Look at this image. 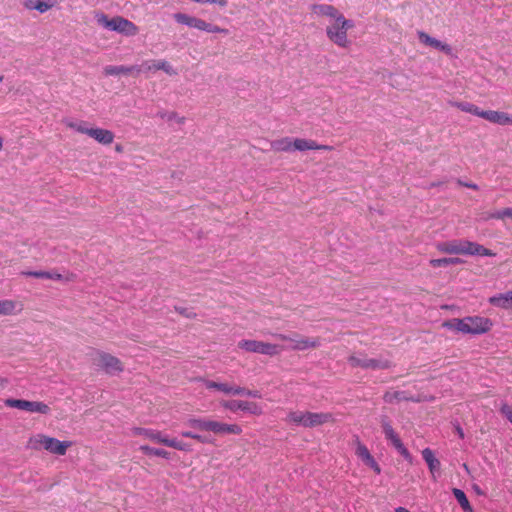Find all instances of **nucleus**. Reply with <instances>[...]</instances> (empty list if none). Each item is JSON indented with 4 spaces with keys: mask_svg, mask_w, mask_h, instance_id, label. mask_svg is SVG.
Masks as SVG:
<instances>
[{
    "mask_svg": "<svg viewBox=\"0 0 512 512\" xmlns=\"http://www.w3.org/2000/svg\"><path fill=\"white\" fill-rule=\"evenodd\" d=\"M275 337L281 341L290 342V348L292 350L303 351L307 349H314L320 346V339L318 337H305L296 332L290 335L276 334Z\"/></svg>",
    "mask_w": 512,
    "mask_h": 512,
    "instance_id": "nucleus-7",
    "label": "nucleus"
},
{
    "mask_svg": "<svg viewBox=\"0 0 512 512\" xmlns=\"http://www.w3.org/2000/svg\"><path fill=\"white\" fill-rule=\"evenodd\" d=\"M452 493L464 512H474L466 494L461 489L453 488Z\"/></svg>",
    "mask_w": 512,
    "mask_h": 512,
    "instance_id": "nucleus-31",
    "label": "nucleus"
},
{
    "mask_svg": "<svg viewBox=\"0 0 512 512\" xmlns=\"http://www.w3.org/2000/svg\"><path fill=\"white\" fill-rule=\"evenodd\" d=\"M167 118H168V120H176L179 124H183L185 122V118L180 117L175 112L170 113Z\"/></svg>",
    "mask_w": 512,
    "mask_h": 512,
    "instance_id": "nucleus-46",
    "label": "nucleus"
},
{
    "mask_svg": "<svg viewBox=\"0 0 512 512\" xmlns=\"http://www.w3.org/2000/svg\"><path fill=\"white\" fill-rule=\"evenodd\" d=\"M24 7L28 10H36L45 13L53 7L47 0H25Z\"/></svg>",
    "mask_w": 512,
    "mask_h": 512,
    "instance_id": "nucleus-27",
    "label": "nucleus"
},
{
    "mask_svg": "<svg viewBox=\"0 0 512 512\" xmlns=\"http://www.w3.org/2000/svg\"><path fill=\"white\" fill-rule=\"evenodd\" d=\"M356 451L355 454L363 461L365 465L370 467L376 474L381 473V468L371 455L368 448L360 441L358 437L355 438Z\"/></svg>",
    "mask_w": 512,
    "mask_h": 512,
    "instance_id": "nucleus-13",
    "label": "nucleus"
},
{
    "mask_svg": "<svg viewBox=\"0 0 512 512\" xmlns=\"http://www.w3.org/2000/svg\"><path fill=\"white\" fill-rule=\"evenodd\" d=\"M418 37L422 44H424L426 46L433 47L435 49H438V50L444 52L446 55L452 54V48L450 45L431 37L427 33L423 32V31H418Z\"/></svg>",
    "mask_w": 512,
    "mask_h": 512,
    "instance_id": "nucleus-19",
    "label": "nucleus"
},
{
    "mask_svg": "<svg viewBox=\"0 0 512 512\" xmlns=\"http://www.w3.org/2000/svg\"><path fill=\"white\" fill-rule=\"evenodd\" d=\"M293 150L296 151H307V150H325V151H331L333 150L332 146L324 145V144H318L316 141L311 139H304V138H295L293 139Z\"/></svg>",
    "mask_w": 512,
    "mask_h": 512,
    "instance_id": "nucleus-16",
    "label": "nucleus"
},
{
    "mask_svg": "<svg viewBox=\"0 0 512 512\" xmlns=\"http://www.w3.org/2000/svg\"><path fill=\"white\" fill-rule=\"evenodd\" d=\"M5 405L11 408H17L31 413L48 414L50 412V407L41 401L7 399L5 401Z\"/></svg>",
    "mask_w": 512,
    "mask_h": 512,
    "instance_id": "nucleus-12",
    "label": "nucleus"
},
{
    "mask_svg": "<svg viewBox=\"0 0 512 512\" xmlns=\"http://www.w3.org/2000/svg\"><path fill=\"white\" fill-rule=\"evenodd\" d=\"M23 309L22 304L11 299L0 300V315L10 316L21 312Z\"/></svg>",
    "mask_w": 512,
    "mask_h": 512,
    "instance_id": "nucleus-26",
    "label": "nucleus"
},
{
    "mask_svg": "<svg viewBox=\"0 0 512 512\" xmlns=\"http://www.w3.org/2000/svg\"><path fill=\"white\" fill-rule=\"evenodd\" d=\"M140 72H141V67L137 66V65H133V66L109 65L104 68V74L106 76L131 75V74H139Z\"/></svg>",
    "mask_w": 512,
    "mask_h": 512,
    "instance_id": "nucleus-20",
    "label": "nucleus"
},
{
    "mask_svg": "<svg viewBox=\"0 0 512 512\" xmlns=\"http://www.w3.org/2000/svg\"><path fill=\"white\" fill-rule=\"evenodd\" d=\"M187 425L200 431H209L210 419L191 418L187 421Z\"/></svg>",
    "mask_w": 512,
    "mask_h": 512,
    "instance_id": "nucleus-35",
    "label": "nucleus"
},
{
    "mask_svg": "<svg viewBox=\"0 0 512 512\" xmlns=\"http://www.w3.org/2000/svg\"><path fill=\"white\" fill-rule=\"evenodd\" d=\"M23 275L34 277V278H46V279H53V280H61L62 275L59 273H50L47 271H28L23 272Z\"/></svg>",
    "mask_w": 512,
    "mask_h": 512,
    "instance_id": "nucleus-34",
    "label": "nucleus"
},
{
    "mask_svg": "<svg viewBox=\"0 0 512 512\" xmlns=\"http://www.w3.org/2000/svg\"><path fill=\"white\" fill-rule=\"evenodd\" d=\"M502 215H504V219L505 218L512 219V208H504V209H502Z\"/></svg>",
    "mask_w": 512,
    "mask_h": 512,
    "instance_id": "nucleus-49",
    "label": "nucleus"
},
{
    "mask_svg": "<svg viewBox=\"0 0 512 512\" xmlns=\"http://www.w3.org/2000/svg\"><path fill=\"white\" fill-rule=\"evenodd\" d=\"M3 80V76H0V82Z\"/></svg>",
    "mask_w": 512,
    "mask_h": 512,
    "instance_id": "nucleus-54",
    "label": "nucleus"
},
{
    "mask_svg": "<svg viewBox=\"0 0 512 512\" xmlns=\"http://www.w3.org/2000/svg\"><path fill=\"white\" fill-rule=\"evenodd\" d=\"M430 265L434 268L437 267H445L449 265H459L463 263V260L458 257H450V258H440V259H431L429 261Z\"/></svg>",
    "mask_w": 512,
    "mask_h": 512,
    "instance_id": "nucleus-32",
    "label": "nucleus"
},
{
    "mask_svg": "<svg viewBox=\"0 0 512 512\" xmlns=\"http://www.w3.org/2000/svg\"><path fill=\"white\" fill-rule=\"evenodd\" d=\"M489 303L501 309H512V290L490 297Z\"/></svg>",
    "mask_w": 512,
    "mask_h": 512,
    "instance_id": "nucleus-24",
    "label": "nucleus"
},
{
    "mask_svg": "<svg viewBox=\"0 0 512 512\" xmlns=\"http://www.w3.org/2000/svg\"><path fill=\"white\" fill-rule=\"evenodd\" d=\"M437 250L446 254H460L470 256H489L494 257L496 253L484 246L466 239H455L451 241L438 243Z\"/></svg>",
    "mask_w": 512,
    "mask_h": 512,
    "instance_id": "nucleus-3",
    "label": "nucleus"
},
{
    "mask_svg": "<svg viewBox=\"0 0 512 512\" xmlns=\"http://www.w3.org/2000/svg\"><path fill=\"white\" fill-rule=\"evenodd\" d=\"M442 326L451 331L462 334L480 335L489 332L493 323L487 317L467 316L461 319L453 318L447 320L442 323Z\"/></svg>",
    "mask_w": 512,
    "mask_h": 512,
    "instance_id": "nucleus-2",
    "label": "nucleus"
},
{
    "mask_svg": "<svg viewBox=\"0 0 512 512\" xmlns=\"http://www.w3.org/2000/svg\"><path fill=\"white\" fill-rule=\"evenodd\" d=\"M131 435L132 436H141L144 439H148L153 443L157 444H165L167 435L163 432L155 429H147L142 427H133L131 429Z\"/></svg>",
    "mask_w": 512,
    "mask_h": 512,
    "instance_id": "nucleus-14",
    "label": "nucleus"
},
{
    "mask_svg": "<svg viewBox=\"0 0 512 512\" xmlns=\"http://www.w3.org/2000/svg\"><path fill=\"white\" fill-rule=\"evenodd\" d=\"M236 395H243V396H249L254 398H260V393L258 390H249L241 386H237V389L235 390Z\"/></svg>",
    "mask_w": 512,
    "mask_h": 512,
    "instance_id": "nucleus-38",
    "label": "nucleus"
},
{
    "mask_svg": "<svg viewBox=\"0 0 512 512\" xmlns=\"http://www.w3.org/2000/svg\"><path fill=\"white\" fill-rule=\"evenodd\" d=\"M271 149L275 152H291L293 151V139L283 137L271 142Z\"/></svg>",
    "mask_w": 512,
    "mask_h": 512,
    "instance_id": "nucleus-29",
    "label": "nucleus"
},
{
    "mask_svg": "<svg viewBox=\"0 0 512 512\" xmlns=\"http://www.w3.org/2000/svg\"><path fill=\"white\" fill-rule=\"evenodd\" d=\"M164 446H167V447H170V448H174L176 450L184 451V452H191L192 451V448H191L190 444L182 442V441H179L176 438H169L168 436L166 438Z\"/></svg>",
    "mask_w": 512,
    "mask_h": 512,
    "instance_id": "nucleus-33",
    "label": "nucleus"
},
{
    "mask_svg": "<svg viewBox=\"0 0 512 512\" xmlns=\"http://www.w3.org/2000/svg\"><path fill=\"white\" fill-rule=\"evenodd\" d=\"M115 150H116V152L121 153L123 151V148L121 145H116Z\"/></svg>",
    "mask_w": 512,
    "mask_h": 512,
    "instance_id": "nucleus-52",
    "label": "nucleus"
},
{
    "mask_svg": "<svg viewBox=\"0 0 512 512\" xmlns=\"http://www.w3.org/2000/svg\"><path fill=\"white\" fill-rule=\"evenodd\" d=\"M238 347L247 352L268 355L271 357L278 355L283 350V347L277 344L258 340H241L238 342Z\"/></svg>",
    "mask_w": 512,
    "mask_h": 512,
    "instance_id": "nucleus-6",
    "label": "nucleus"
},
{
    "mask_svg": "<svg viewBox=\"0 0 512 512\" xmlns=\"http://www.w3.org/2000/svg\"><path fill=\"white\" fill-rule=\"evenodd\" d=\"M481 118L498 125H512V116L506 112L496 110H483Z\"/></svg>",
    "mask_w": 512,
    "mask_h": 512,
    "instance_id": "nucleus-17",
    "label": "nucleus"
},
{
    "mask_svg": "<svg viewBox=\"0 0 512 512\" xmlns=\"http://www.w3.org/2000/svg\"><path fill=\"white\" fill-rule=\"evenodd\" d=\"M96 20L103 27L126 36H135L139 32V28L133 22L121 16L109 19L104 13H99L96 15Z\"/></svg>",
    "mask_w": 512,
    "mask_h": 512,
    "instance_id": "nucleus-5",
    "label": "nucleus"
},
{
    "mask_svg": "<svg viewBox=\"0 0 512 512\" xmlns=\"http://www.w3.org/2000/svg\"><path fill=\"white\" fill-rule=\"evenodd\" d=\"M153 456L161 457L164 459L170 458V452L162 448H155Z\"/></svg>",
    "mask_w": 512,
    "mask_h": 512,
    "instance_id": "nucleus-44",
    "label": "nucleus"
},
{
    "mask_svg": "<svg viewBox=\"0 0 512 512\" xmlns=\"http://www.w3.org/2000/svg\"><path fill=\"white\" fill-rule=\"evenodd\" d=\"M311 11L318 17L330 19V24L326 27V35L332 43L341 48L349 46L347 32L354 27L351 20L346 19L336 7L330 4H313Z\"/></svg>",
    "mask_w": 512,
    "mask_h": 512,
    "instance_id": "nucleus-1",
    "label": "nucleus"
},
{
    "mask_svg": "<svg viewBox=\"0 0 512 512\" xmlns=\"http://www.w3.org/2000/svg\"><path fill=\"white\" fill-rule=\"evenodd\" d=\"M174 19L179 24H183V25H187L189 27H192L195 17L194 16H190V15L185 14V13H175L174 14Z\"/></svg>",
    "mask_w": 512,
    "mask_h": 512,
    "instance_id": "nucleus-37",
    "label": "nucleus"
},
{
    "mask_svg": "<svg viewBox=\"0 0 512 512\" xmlns=\"http://www.w3.org/2000/svg\"><path fill=\"white\" fill-rule=\"evenodd\" d=\"M154 449L153 447H150L148 445H141L139 447V450L144 453L145 455H148V456H153L154 454Z\"/></svg>",
    "mask_w": 512,
    "mask_h": 512,
    "instance_id": "nucleus-45",
    "label": "nucleus"
},
{
    "mask_svg": "<svg viewBox=\"0 0 512 512\" xmlns=\"http://www.w3.org/2000/svg\"><path fill=\"white\" fill-rule=\"evenodd\" d=\"M67 127L77 131L78 133L90 135L91 127L87 126V123L85 121H79V122H72L69 121L66 123Z\"/></svg>",
    "mask_w": 512,
    "mask_h": 512,
    "instance_id": "nucleus-36",
    "label": "nucleus"
},
{
    "mask_svg": "<svg viewBox=\"0 0 512 512\" xmlns=\"http://www.w3.org/2000/svg\"><path fill=\"white\" fill-rule=\"evenodd\" d=\"M27 445L34 450L45 449L50 453L62 456L72 446V442L60 441L44 434H37L29 438Z\"/></svg>",
    "mask_w": 512,
    "mask_h": 512,
    "instance_id": "nucleus-4",
    "label": "nucleus"
},
{
    "mask_svg": "<svg viewBox=\"0 0 512 512\" xmlns=\"http://www.w3.org/2000/svg\"><path fill=\"white\" fill-rule=\"evenodd\" d=\"M208 428L210 432H213L216 435H240L242 433V428L238 424H228L215 420H210V426Z\"/></svg>",
    "mask_w": 512,
    "mask_h": 512,
    "instance_id": "nucleus-15",
    "label": "nucleus"
},
{
    "mask_svg": "<svg viewBox=\"0 0 512 512\" xmlns=\"http://www.w3.org/2000/svg\"><path fill=\"white\" fill-rule=\"evenodd\" d=\"M142 67H145L147 71H158L162 70L166 74L173 76L176 75L177 72L173 68V66L167 62L166 60H152V61H146L142 64Z\"/></svg>",
    "mask_w": 512,
    "mask_h": 512,
    "instance_id": "nucleus-21",
    "label": "nucleus"
},
{
    "mask_svg": "<svg viewBox=\"0 0 512 512\" xmlns=\"http://www.w3.org/2000/svg\"><path fill=\"white\" fill-rule=\"evenodd\" d=\"M500 412L509 420L512 424V406L507 403H502Z\"/></svg>",
    "mask_w": 512,
    "mask_h": 512,
    "instance_id": "nucleus-40",
    "label": "nucleus"
},
{
    "mask_svg": "<svg viewBox=\"0 0 512 512\" xmlns=\"http://www.w3.org/2000/svg\"><path fill=\"white\" fill-rule=\"evenodd\" d=\"M206 32H209V33H222V34H225V35H227L229 33L228 29L221 28V27H219L217 25H212L210 23H208V25H207Z\"/></svg>",
    "mask_w": 512,
    "mask_h": 512,
    "instance_id": "nucleus-41",
    "label": "nucleus"
},
{
    "mask_svg": "<svg viewBox=\"0 0 512 512\" xmlns=\"http://www.w3.org/2000/svg\"><path fill=\"white\" fill-rule=\"evenodd\" d=\"M487 219H497V220H504V215H502V210L496 211L492 214H490Z\"/></svg>",
    "mask_w": 512,
    "mask_h": 512,
    "instance_id": "nucleus-48",
    "label": "nucleus"
},
{
    "mask_svg": "<svg viewBox=\"0 0 512 512\" xmlns=\"http://www.w3.org/2000/svg\"><path fill=\"white\" fill-rule=\"evenodd\" d=\"M208 23L200 18L195 17L192 28H196L201 31H206Z\"/></svg>",
    "mask_w": 512,
    "mask_h": 512,
    "instance_id": "nucleus-42",
    "label": "nucleus"
},
{
    "mask_svg": "<svg viewBox=\"0 0 512 512\" xmlns=\"http://www.w3.org/2000/svg\"><path fill=\"white\" fill-rule=\"evenodd\" d=\"M348 362L352 367H361L363 369H388L391 367V363L388 360H378L368 358L366 355H351L348 358Z\"/></svg>",
    "mask_w": 512,
    "mask_h": 512,
    "instance_id": "nucleus-11",
    "label": "nucleus"
},
{
    "mask_svg": "<svg viewBox=\"0 0 512 512\" xmlns=\"http://www.w3.org/2000/svg\"><path fill=\"white\" fill-rule=\"evenodd\" d=\"M196 3L199 4H205V3H211V4H217L221 7H225L228 3L227 0H193Z\"/></svg>",
    "mask_w": 512,
    "mask_h": 512,
    "instance_id": "nucleus-43",
    "label": "nucleus"
},
{
    "mask_svg": "<svg viewBox=\"0 0 512 512\" xmlns=\"http://www.w3.org/2000/svg\"><path fill=\"white\" fill-rule=\"evenodd\" d=\"M308 411H289L285 421L291 424L303 426L306 428Z\"/></svg>",
    "mask_w": 512,
    "mask_h": 512,
    "instance_id": "nucleus-30",
    "label": "nucleus"
},
{
    "mask_svg": "<svg viewBox=\"0 0 512 512\" xmlns=\"http://www.w3.org/2000/svg\"><path fill=\"white\" fill-rule=\"evenodd\" d=\"M457 183L461 186H464V187H467V188H470V189H473V190H478L479 187L477 184L475 183H467V182H463L462 180L458 179L457 180Z\"/></svg>",
    "mask_w": 512,
    "mask_h": 512,
    "instance_id": "nucleus-47",
    "label": "nucleus"
},
{
    "mask_svg": "<svg viewBox=\"0 0 512 512\" xmlns=\"http://www.w3.org/2000/svg\"><path fill=\"white\" fill-rule=\"evenodd\" d=\"M89 137L102 145H110L114 141V133L108 129L91 127Z\"/></svg>",
    "mask_w": 512,
    "mask_h": 512,
    "instance_id": "nucleus-22",
    "label": "nucleus"
},
{
    "mask_svg": "<svg viewBox=\"0 0 512 512\" xmlns=\"http://www.w3.org/2000/svg\"><path fill=\"white\" fill-rule=\"evenodd\" d=\"M307 424L306 428H314L317 426L324 425L326 423H333L335 419L331 413L324 412H307Z\"/></svg>",
    "mask_w": 512,
    "mask_h": 512,
    "instance_id": "nucleus-18",
    "label": "nucleus"
},
{
    "mask_svg": "<svg viewBox=\"0 0 512 512\" xmlns=\"http://www.w3.org/2000/svg\"><path fill=\"white\" fill-rule=\"evenodd\" d=\"M224 409L236 412L238 410L248 412L249 414L260 416L264 413L263 407L257 402L243 400H223L220 402Z\"/></svg>",
    "mask_w": 512,
    "mask_h": 512,
    "instance_id": "nucleus-10",
    "label": "nucleus"
},
{
    "mask_svg": "<svg viewBox=\"0 0 512 512\" xmlns=\"http://www.w3.org/2000/svg\"><path fill=\"white\" fill-rule=\"evenodd\" d=\"M456 432H457V434L459 435V437H460L461 439H463V438H464V436H465V435H464V431H463V429H462L460 426H456Z\"/></svg>",
    "mask_w": 512,
    "mask_h": 512,
    "instance_id": "nucleus-50",
    "label": "nucleus"
},
{
    "mask_svg": "<svg viewBox=\"0 0 512 512\" xmlns=\"http://www.w3.org/2000/svg\"><path fill=\"white\" fill-rule=\"evenodd\" d=\"M2 148H3V140H2V138L0 137V150H2Z\"/></svg>",
    "mask_w": 512,
    "mask_h": 512,
    "instance_id": "nucleus-53",
    "label": "nucleus"
},
{
    "mask_svg": "<svg viewBox=\"0 0 512 512\" xmlns=\"http://www.w3.org/2000/svg\"><path fill=\"white\" fill-rule=\"evenodd\" d=\"M94 361L107 374L121 373L124 370V365L119 358L103 351L97 352Z\"/></svg>",
    "mask_w": 512,
    "mask_h": 512,
    "instance_id": "nucleus-9",
    "label": "nucleus"
},
{
    "mask_svg": "<svg viewBox=\"0 0 512 512\" xmlns=\"http://www.w3.org/2000/svg\"><path fill=\"white\" fill-rule=\"evenodd\" d=\"M381 427L383 429V433L385 435V438L390 441L392 446L408 461L412 460V456L408 449L404 446L403 442L401 441L399 435L395 432L393 429L390 421L387 417L381 418Z\"/></svg>",
    "mask_w": 512,
    "mask_h": 512,
    "instance_id": "nucleus-8",
    "label": "nucleus"
},
{
    "mask_svg": "<svg viewBox=\"0 0 512 512\" xmlns=\"http://www.w3.org/2000/svg\"><path fill=\"white\" fill-rule=\"evenodd\" d=\"M199 381H202L205 387L209 390H217L226 395H236L235 390L237 389V386H233L228 383H219L212 380H206L203 378H199Z\"/></svg>",
    "mask_w": 512,
    "mask_h": 512,
    "instance_id": "nucleus-25",
    "label": "nucleus"
},
{
    "mask_svg": "<svg viewBox=\"0 0 512 512\" xmlns=\"http://www.w3.org/2000/svg\"><path fill=\"white\" fill-rule=\"evenodd\" d=\"M422 457L428 465L429 471L433 479H436V473L439 472L441 464L435 457L433 450L425 448L422 450Z\"/></svg>",
    "mask_w": 512,
    "mask_h": 512,
    "instance_id": "nucleus-23",
    "label": "nucleus"
},
{
    "mask_svg": "<svg viewBox=\"0 0 512 512\" xmlns=\"http://www.w3.org/2000/svg\"><path fill=\"white\" fill-rule=\"evenodd\" d=\"M394 512H410V511L404 507H398L395 509Z\"/></svg>",
    "mask_w": 512,
    "mask_h": 512,
    "instance_id": "nucleus-51",
    "label": "nucleus"
},
{
    "mask_svg": "<svg viewBox=\"0 0 512 512\" xmlns=\"http://www.w3.org/2000/svg\"><path fill=\"white\" fill-rule=\"evenodd\" d=\"M449 104L453 107L458 108L459 110L470 113L472 115L478 116L481 118L482 109H480L478 106L469 103V102H460V101H449Z\"/></svg>",
    "mask_w": 512,
    "mask_h": 512,
    "instance_id": "nucleus-28",
    "label": "nucleus"
},
{
    "mask_svg": "<svg viewBox=\"0 0 512 512\" xmlns=\"http://www.w3.org/2000/svg\"><path fill=\"white\" fill-rule=\"evenodd\" d=\"M182 436L183 437H186V438H191V439H194L198 442H201V443H208L210 442L206 437L200 435V434H195L193 432H190V431H183L182 432Z\"/></svg>",
    "mask_w": 512,
    "mask_h": 512,
    "instance_id": "nucleus-39",
    "label": "nucleus"
}]
</instances>
